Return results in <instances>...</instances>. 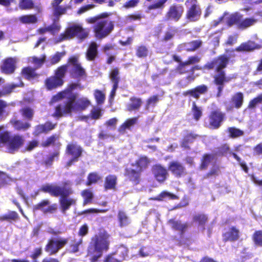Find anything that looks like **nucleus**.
Segmentation results:
<instances>
[{"label":"nucleus","instance_id":"24","mask_svg":"<svg viewBox=\"0 0 262 262\" xmlns=\"http://www.w3.org/2000/svg\"><path fill=\"white\" fill-rule=\"evenodd\" d=\"M244 96L242 92H238L234 94L230 99L231 105L227 110L231 111L233 108H235L236 109L240 108L244 103Z\"/></svg>","mask_w":262,"mask_h":262},{"label":"nucleus","instance_id":"61","mask_svg":"<svg viewBox=\"0 0 262 262\" xmlns=\"http://www.w3.org/2000/svg\"><path fill=\"white\" fill-rule=\"evenodd\" d=\"M159 100L160 98L158 95H155L149 97L146 100V108L148 109L150 106H155Z\"/></svg>","mask_w":262,"mask_h":262},{"label":"nucleus","instance_id":"16","mask_svg":"<svg viewBox=\"0 0 262 262\" xmlns=\"http://www.w3.org/2000/svg\"><path fill=\"white\" fill-rule=\"evenodd\" d=\"M168 170L165 167L160 164L154 165L151 168L154 178L159 183H163L168 179Z\"/></svg>","mask_w":262,"mask_h":262},{"label":"nucleus","instance_id":"50","mask_svg":"<svg viewBox=\"0 0 262 262\" xmlns=\"http://www.w3.org/2000/svg\"><path fill=\"white\" fill-rule=\"evenodd\" d=\"M191 112L192 113L193 119L196 121H199L203 115L201 107L198 106L194 101L192 103Z\"/></svg>","mask_w":262,"mask_h":262},{"label":"nucleus","instance_id":"35","mask_svg":"<svg viewBox=\"0 0 262 262\" xmlns=\"http://www.w3.org/2000/svg\"><path fill=\"white\" fill-rule=\"evenodd\" d=\"M98 45L95 42H92L86 52V58L89 61H94L98 56Z\"/></svg>","mask_w":262,"mask_h":262},{"label":"nucleus","instance_id":"23","mask_svg":"<svg viewBox=\"0 0 262 262\" xmlns=\"http://www.w3.org/2000/svg\"><path fill=\"white\" fill-rule=\"evenodd\" d=\"M186 134L184 136L180 145L182 148L186 149H189L190 146L189 144L194 142L196 139L200 138L201 136L195 133L194 132H188L187 130H185Z\"/></svg>","mask_w":262,"mask_h":262},{"label":"nucleus","instance_id":"60","mask_svg":"<svg viewBox=\"0 0 262 262\" xmlns=\"http://www.w3.org/2000/svg\"><path fill=\"white\" fill-rule=\"evenodd\" d=\"M94 95L97 104H102L104 103L105 95L103 92L99 90H96L94 91Z\"/></svg>","mask_w":262,"mask_h":262},{"label":"nucleus","instance_id":"6","mask_svg":"<svg viewBox=\"0 0 262 262\" xmlns=\"http://www.w3.org/2000/svg\"><path fill=\"white\" fill-rule=\"evenodd\" d=\"M25 143V138L19 134H12L4 130L0 133V147H5L8 153L13 154L21 148Z\"/></svg>","mask_w":262,"mask_h":262},{"label":"nucleus","instance_id":"9","mask_svg":"<svg viewBox=\"0 0 262 262\" xmlns=\"http://www.w3.org/2000/svg\"><path fill=\"white\" fill-rule=\"evenodd\" d=\"M172 58L174 61L179 63L175 69L176 72L178 74L180 75L188 74L185 77V80L187 83V85L195 80L196 78V76L194 75L195 71L201 70L202 69V67L199 65H195L188 69L187 67L188 65L185 61H182L181 57L176 54H173Z\"/></svg>","mask_w":262,"mask_h":262},{"label":"nucleus","instance_id":"59","mask_svg":"<svg viewBox=\"0 0 262 262\" xmlns=\"http://www.w3.org/2000/svg\"><path fill=\"white\" fill-rule=\"evenodd\" d=\"M12 181V179L6 172L0 171V189Z\"/></svg>","mask_w":262,"mask_h":262},{"label":"nucleus","instance_id":"53","mask_svg":"<svg viewBox=\"0 0 262 262\" xmlns=\"http://www.w3.org/2000/svg\"><path fill=\"white\" fill-rule=\"evenodd\" d=\"M230 138L234 139L243 136L244 134L243 130L235 127H229L227 128Z\"/></svg>","mask_w":262,"mask_h":262},{"label":"nucleus","instance_id":"14","mask_svg":"<svg viewBox=\"0 0 262 262\" xmlns=\"http://www.w3.org/2000/svg\"><path fill=\"white\" fill-rule=\"evenodd\" d=\"M209 127L212 129H216L220 127L226 119V114L220 109L212 111L208 116Z\"/></svg>","mask_w":262,"mask_h":262},{"label":"nucleus","instance_id":"41","mask_svg":"<svg viewBox=\"0 0 262 262\" xmlns=\"http://www.w3.org/2000/svg\"><path fill=\"white\" fill-rule=\"evenodd\" d=\"M119 74V69L117 67L113 68L110 72L108 76L113 85L119 86V83L120 81Z\"/></svg>","mask_w":262,"mask_h":262},{"label":"nucleus","instance_id":"38","mask_svg":"<svg viewBox=\"0 0 262 262\" xmlns=\"http://www.w3.org/2000/svg\"><path fill=\"white\" fill-rule=\"evenodd\" d=\"M243 18V15L242 14L238 12H235L228 17L227 20V25L229 27H231L234 25H236L238 28L241 19Z\"/></svg>","mask_w":262,"mask_h":262},{"label":"nucleus","instance_id":"3","mask_svg":"<svg viewBox=\"0 0 262 262\" xmlns=\"http://www.w3.org/2000/svg\"><path fill=\"white\" fill-rule=\"evenodd\" d=\"M229 58L225 54L220 55L207 62L203 67L204 69L211 70L214 69L216 73L213 76V83L216 86V98L222 96L226 83L229 82L231 78L227 76L225 71L229 63Z\"/></svg>","mask_w":262,"mask_h":262},{"label":"nucleus","instance_id":"55","mask_svg":"<svg viewBox=\"0 0 262 262\" xmlns=\"http://www.w3.org/2000/svg\"><path fill=\"white\" fill-rule=\"evenodd\" d=\"M18 6L21 10H31L35 5L32 0H19Z\"/></svg>","mask_w":262,"mask_h":262},{"label":"nucleus","instance_id":"33","mask_svg":"<svg viewBox=\"0 0 262 262\" xmlns=\"http://www.w3.org/2000/svg\"><path fill=\"white\" fill-rule=\"evenodd\" d=\"M167 199L174 200H178L179 197L173 193L164 190L161 192L158 195L150 198L149 200L151 201L163 202L166 201Z\"/></svg>","mask_w":262,"mask_h":262},{"label":"nucleus","instance_id":"17","mask_svg":"<svg viewBox=\"0 0 262 262\" xmlns=\"http://www.w3.org/2000/svg\"><path fill=\"white\" fill-rule=\"evenodd\" d=\"M168 170L173 176L178 179L183 177L187 174L185 167L177 161L170 162L168 165Z\"/></svg>","mask_w":262,"mask_h":262},{"label":"nucleus","instance_id":"21","mask_svg":"<svg viewBox=\"0 0 262 262\" xmlns=\"http://www.w3.org/2000/svg\"><path fill=\"white\" fill-rule=\"evenodd\" d=\"M222 237L224 242H234L239 238V230L235 226L230 227L226 231L223 233Z\"/></svg>","mask_w":262,"mask_h":262},{"label":"nucleus","instance_id":"22","mask_svg":"<svg viewBox=\"0 0 262 262\" xmlns=\"http://www.w3.org/2000/svg\"><path fill=\"white\" fill-rule=\"evenodd\" d=\"M57 123H53L50 121H46L45 123L35 126L33 135L35 136L41 134H47L56 128Z\"/></svg>","mask_w":262,"mask_h":262},{"label":"nucleus","instance_id":"34","mask_svg":"<svg viewBox=\"0 0 262 262\" xmlns=\"http://www.w3.org/2000/svg\"><path fill=\"white\" fill-rule=\"evenodd\" d=\"M60 154L59 149H56L52 154L48 155L45 159L42 161L41 164L46 168L51 167L54 160H58L59 159Z\"/></svg>","mask_w":262,"mask_h":262},{"label":"nucleus","instance_id":"45","mask_svg":"<svg viewBox=\"0 0 262 262\" xmlns=\"http://www.w3.org/2000/svg\"><path fill=\"white\" fill-rule=\"evenodd\" d=\"M193 221L197 223L199 226L203 227L204 230L205 226L208 221V217L205 214L198 213L193 216Z\"/></svg>","mask_w":262,"mask_h":262},{"label":"nucleus","instance_id":"29","mask_svg":"<svg viewBox=\"0 0 262 262\" xmlns=\"http://www.w3.org/2000/svg\"><path fill=\"white\" fill-rule=\"evenodd\" d=\"M150 162V160L145 156L139 157L134 163L131 164V166L135 167V169L142 172L146 169Z\"/></svg>","mask_w":262,"mask_h":262},{"label":"nucleus","instance_id":"54","mask_svg":"<svg viewBox=\"0 0 262 262\" xmlns=\"http://www.w3.org/2000/svg\"><path fill=\"white\" fill-rule=\"evenodd\" d=\"M81 195L84 199L83 204L85 205L92 202L94 195L91 190L86 189L82 191Z\"/></svg>","mask_w":262,"mask_h":262},{"label":"nucleus","instance_id":"48","mask_svg":"<svg viewBox=\"0 0 262 262\" xmlns=\"http://www.w3.org/2000/svg\"><path fill=\"white\" fill-rule=\"evenodd\" d=\"M20 21L24 24H35L37 22V18L35 14L24 15L19 17Z\"/></svg>","mask_w":262,"mask_h":262},{"label":"nucleus","instance_id":"32","mask_svg":"<svg viewBox=\"0 0 262 262\" xmlns=\"http://www.w3.org/2000/svg\"><path fill=\"white\" fill-rule=\"evenodd\" d=\"M201 40H195L187 42H184L179 46L180 50H184L188 52H193L200 48L202 45Z\"/></svg>","mask_w":262,"mask_h":262},{"label":"nucleus","instance_id":"12","mask_svg":"<svg viewBox=\"0 0 262 262\" xmlns=\"http://www.w3.org/2000/svg\"><path fill=\"white\" fill-rule=\"evenodd\" d=\"M83 151V148L77 143L68 144L66 148V153L71 156V158L66 163V167L69 168L75 162L78 161L79 159L82 156Z\"/></svg>","mask_w":262,"mask_h":262},{"label":"nucleus","instance_id":"31","mask_svg":"<svg viewBox=\"0 0 262 262\" xmlns=\"http://www.w3.org/2000/svg\"><path fill=\"white\" fill-rule=\"evenodd\" d=\"M60 136L58 134H54L47 138V139L42 141L41 146L43 148L48 147L50 146L56 145L57 148L60 150L61 145V143L59 141Z\"/></svg>","mask_w":262,"mask_h":262},{"label":"nucleus","instance_id":"8","mask_svg":"<svg viewBox=\"0 0 262 262\" xmlns=\"http://www.w3.org/2000/svg\"><path fill=\"white\" fill-rule=\"evenodd\" d=\"M89 32L80 25H73L68 27L65 31L61 33L56 40L57 43L63 41L70 40L74 37L81 40H84L87 37Z\"/></svg>","mask_w":262,"mask_h":262},{"label":"nucleus","instance_id":"15","mask_svg":"<svg viewBox=\"0 0 262 262\" xmlns=\"http://www.w3.org/2000/svg\"><path fill=\"white\" fill-rule=\"evenodd\" d=\"M184 8L181 4L174 3L169 6L165 14V20L167 21H178L182 17Z\"/></svg>","mask_w":262,"mask_h":262},{"label":"nucleus","instance_id":"36","mask_svg":"<svg viewBox=\"0 0 262 262\" xmlns=\"http://www.w3.org/2000/svg\"><path fill=\"white\" fill-rule=\"evenodd\" d=\"M130 103L127 105V110L129 112L138 111L142 105V101L140 98L135 96L131 97L129 99Z\"/></svg>","mask_w":262,"mask_h":262},{"label":"nucleus","instance_id":"52","mask_svg":"<svg viewBox=\"0 0 262 262\" xmlns=\"http://www.w3.org/2000/svg\"><path fill=\"white\" fill-rule=\"evenodd\" d=\"M51 6L53 8V15L57 18L60 16L66 14L68 8V6L63 7L60 5L57 6L55 5H51Z\"/></svg>","mask_w":262,"mask_h":262},{"label":"nucleus","instance_id":"10","mask_svg":"<svg viewBox=\"0 0 262 262\" xmlns=\"http://www.w3.org/2000/svg\"><path fill=\"white\" fill-rule=\"evenodd\" d=\"M79 56L77 55L70 56L67 60V62L64 65L68 67L71 66L69 72L71 77L73 78H85L87 76L86 72L78 61Z\"/></svg>","mask_w":262,"mask_h":262},{"label":"nucleus","instance_id":"1","mask_svg":"<svg viewBox=\"0 0 262 262\" xmlns=\"http://www.w3.org/2000/svg\"><path fill=\"white\" fill-rule=\"evenodd\" d=\"M78 84L72 83L64 90L58 92L51 98L52 102H58L64 99L63 104L60 103L55 107L52 116L56 118L71 116L73 112H81L85 110L91 104L90 101L86 97L77 99L78 95L73 91L77 88Z\"/></svg>","mask_w":262,"mask_h":262},{"label":"nucleus","instance_id":"7","mask_svg":"<svg viewBox=\"0 0 262 262\" xmlns=\"http://www.w3.org/2000/svg\"><path fill=\"white\" fill-rule=\"evenodd\" d=\"M67 72V65H61L56 68L54 70V75L47 77L44 81L46 90L52 91L62 86Z\"/></svg>","mask_w":262,"mask_h":262},{"label":"nucleus","instance_id":"5","mask_svg":"<svg viewBox=\"0 0 262 262\" xmlns=\"http://www.w3.org/2000/svg\"><path fill=\"white\" fill-rule=\"evenodd\" d=\"M110 235L106 231L99 232L92 238V242L88 248V253L93 255L91 262H95L101 257L103 252L109 249Z\"/></svg>","mask_w":262,"mask_h":262},{"label":"nucleus","instance_id":"62","mask_svg":"<svg viewBox=\"0 0 262 262\" xmlns=\"http://www.w3.org/2000/svg\"><path fill=\"white\" fill-rule=\"evenodd\" d=\"M50 204V202L48 199L42 200L33 207V210L34 211L41 210L43 212L45 209L44 207L48 206Z\"/></svg>","mask_w":262,"mask_h":262},{"label":"nucleus","instance_id":"63","mask_svg":"<svg viewBox=\"0 0 262 262\" xmlns=\"http://www.w3.org/2000/svg\"><path fill=\"white\" fill-rule=\"evenodd\" d=\"M83 242L82 238H81L79 240L74 239L71 241L70 247L72 253H76L79 251V246L82 244Z\"/></svg>","mask_w":262,"mask_h":262},{"label":"nucleus","instance_id":"4","mask_svg":"<svg viewBox=\"0 0 262 262\" xmlns=\"http://www.w3.org/2000/svg\"><path fill=\"white\" fill-rule=\"evenodd\" d=\"M108 16V13L104 12L86 19V21L88 24H95L93 27V32L97 38H104L113 30L114 28L113 21L109 19H104Z\"/></svg>","mask_w":262,"mask_h":262},{"label":"nucleus","instance_id":"18","mask_svg":"<svg viewBox=\"0 0 262 262\" xmlns=\"http://www.w3.org/2000/svg\"><path fill=\"white\" fill-rule=\"evenodd\" d=\"M17 59L15 57H8L3 60L1 66V72L10 75L14 73L16 68Z\"/></svg>","mask_w":262,"mask_h":262},{"label":"nucleus","instance_id":"26","mask_svg":"<svg viewBox=\"0 0 262 262\" xmlns=\"http://www.w3.org/2000/svg\"><path fill=\"white\" fill-rule=\"evenodd\" d=\"M21 74L29 81H38L40 76V74L36 72V69L31 67H26L22 69Z\"/></svg>","mask_w":262,"mask_h":262},{"label":"nucleus","instance_id":"44","mask_svg":"<svg viewBox=\"0 0 262 262\" xmlns=\"http://www.w3.org/2000/svg\"><path fill=\"white\" fill-rule=\"evenodd\" d=\"M102 179L101 176L97 172H92L88 174L87 181L85 184L86 186H90L96 184Z\"/></svg>","mask_w":262,"mask_h":262},{"label":"nucleus","instance_id":"37","mask_svg":"<svg viewBox=\"0 0 262 262\" xmlns=\"http://www.w3.org/2000/svg\"><path fill=\"white\" fill-rule=\"evenodd\" d=\"M214 154H205L201 159V163L199 165V169L201 170L207 169L209 165L214 158Z\"/></svg>","mask_w":262,"mask_h":262},{"label":"nucleus","instance_id":"58","mask_svg":"<svg viewBox=\"0 0 262 262\" xmlns=\"http://www.w3.org/2000/svg\"><path fill=\"white\" fill-rule=\"evenodd\" d=\"M229 154L232 155L233 157L238 162V164L242 167L244 172L247 173H248L249 169L245 161L242 160L241 158L235 153L232 151H229Z\"/></svg>","mask_w":262,"mask_h":262},{"label":"nucleus","instance_id":"27","mask_svg":"<svg viewBox=\"0 0 262 262\" xmlns=\"http://www.w3.org/2000/svg\"><path fill=\"white\" fill-rule=\"evenodd\" d=\"M9 123L17 131H27L31 127V124L28 121H24L16 118L11 119Z\"/></svg>","mask_w":262,"mask_h":262},{"label":"nucleus","instance_id":"43","mask_svg":"<svg viewBox=\"0 0 262 262\" xmlns=\"http://www.w3.org/2000/svg\"><path fill=\"white\" fill-rule=\"evenodd\" d=\"M221 36L222 32L219 31L211 33L208 38L209 43L211 44L214 48L219 47Z\"/></svg>","mask_w":262,"mask_h":262},{"label":"nucleus","instance_id":"11","mask_svg":"<svg viewBox=\"0 0 262 262\" xmlns=\"http://www.w3.org/2000/svg\"><path fill=\"white\" fill-rule=\"evenodd\" d=\"M187 10L185 18L191 22L198 21L202 15V9L197 0H186L185 3Z\"/></svg>","mask_w":262,"mask_h":262},{"label":"nucleus","instance_id":"56","mask_svg":"<svg viewBox=\"0 0 262 262\" xmlns=\"http://www.w3.org/2000/svg\"><path fill=\"white\" fill-rule=\"evenodd\" d=\"M19 86V84L12 83L3 86V90H0V98L9 95L14 89Z\"/></svg>","mask_w":262,"mask_h":262},{"label":"nucleus","instance_id":"42","mask_svg":"<svg viewBox=\"0 0 262 262\" xmlns=\"http://www.w3.org/2000/svg\"><path fill=\"white\" fill-rule=\"evenodd\" d=\"M19 113L23 117L28 121H31L34 117V111L29 106H25L19 110Z\"/></svg>","mask_w":262,"mask_h":262},{"label":"nucleus","instance_id":"28","mask_svg":"<svg viewBox=\"0 0 262 262\" xmlns=\"http://www.w3.org/2000/svg\"><path fill=\"white\" fill-rule=\"evenodd\" d=\"M260 48V46L256 43L254 41L248 40L246 42L242 43L239 46L236 47L235 51L238 52H249Z\"/></svg>","mask_w":262,"mask_h":262},{"label":"nucleus","instance_id":"20","mask_svg":"<svg viewBox=\"0 0 262 262\" xmlns=\"http://www.w3.org/2000/svg\"><path fill=\"white\" fill-rule=\"evenodd\" d=\"M141 173L140 171L136 169L126 167L124 169V175L134 185H137L141 181Z\"/></svg>","mask_w":262,"mask_h":262},{"label":"nucleus","instance_id":"2","mask_svg":"<svg viewBox=\"0 0 262 262\" xmlns=\"http://www.w3.org/2000/svg\"><path fill=\"white\" fill-rule=\"evenodd\" d=\"M44 193H48L51 196L59 199L60 209L62 213H65L71 206L76 204V200L68 196L73 192L71 183L69 181L62 182L61 186L53 184L42 185L39 190Z\"/></svg>","mask_w":262,"mask_h":262},{"label":"nucleus","instance_id":"30","mask_svg":"<svg viewBox=\"0 0 262 262\" xmlns=\"http://www.w3.org/2000/svg\"><path fill=\"white\" fill-rule=\"evenodd\" d=\"M118 182L117 176L115 174H108L104 180L103 188L105 191L109 190H115Z\"/></svg>","mask_w":262,"mask_h":262},{"label":"nucleus","instance_id":"47","mask_svg":"<svg viewBox=\"0 0 262 262\" xmlns=\"http://www.w3.org/2000/svg\"><path fill=\"white\" fill-rule=\"evenodd\" d=\"M149 54V50L145 45H140L136 48V55L139 58H145Z\"/></svg>","mask_w":262,"mask_h":262},{"label":"nucleus","instance_id":"40","mask_svg":"<svg viewBox=\"0 0 262 262\" xmlns=\"http://www.w3.org/2000/svg\"><path fill=\"white\" fill-rule=\"evenodd\" d=\"M19 219L18 214L15 211H9L7 214H4L0 215V222L16 221Z\"/></svg>","mask_w":262,"mask_h":262},{"label":"nucleus","instance_id":"57","mask_svg":"<svg viewBox=\"0 0 262 262\" xmlns=\"http://www.w3.org/2000/svg\"><path fill=\"white\" fill-rule=\"evenodd\" d=\"M256 22V20L253 18H246L241 19L238 28L240 29H245L252 25Z\"/></svg>","mask_w":262,"mask_h":262},{"label":"nucleus","instance_id":"49","mask_svg":"<svg viewBox=\"0 0 262 262\" xmlns=\"http://www.w3.org/2000/svg\"><path fill=\"white\" fill-rule=\"evenodd\" d=\"M117 216L120 227H123L129 224V221L128 217L124 211L119 210Z\"/></svg>","mask_w":262,"mask_h":262},{"label":"nucleus","instance_id":"39","mask_svg":"<svg viewBox=\"0 0 262 262\" xmlns=\"http://www.w3.org/2000/svg\"><path fill=\"white\" fill-rule=\"evenodd\" d=\"M138 118L134 117L129 118L125 121L118 128V132L121 134H124L126 129H130L137 122Z\"/></svg>","mask_w":262,"mask_h":262},{"label":"nucleus","instance_id":"25","mask_svg":"<svg viewBox=\"0 0 262 262\" xmlns=\"http://www.w3.org/2000/svg\"><path fill=\"white\" fill-rule=\"evenodd\" d=\"M168 223L170 225L172 230L179 231L181 235H183L185 233L189 227L188 223H183L181 221L176 220L174 219L169 220Z\"/></svg>","mask_w":262,"mask_h":262},{"label":"nucleus","instance_id":"13","mask_svg":"<svg viewBox=\"0 0 262 262\" xmlns=\"http://www.w3.org/2000/svg\"><path fill=\"white\" fill-rule=\"evenodd\" d=\"M68 243L66 238H50L45 246V251L49 255L56 254L62 249Z\"/></svg>","mask_w":262,"mask_h":262},{"label":"nucleus","instance_id":"19","mask_svg":"<svg viewBox=\"0 0 262 262\" xmlns=\"http://www.w3.org/2000/svg\"><path fill=\"white\" fill-rule=\"evenodd\" d=\"M208 91V87L205 84L199 85L195 88L183 92L184 96H189L195 99H199L200 96L206 94Z\"/></svg>","mask_w":262,"mask_h":262},{"label":"nucleus","instance_id":"46","mask_svg":"<svg viewBox=\"0 0 262 262\" xmlns=\"http://www.w3.org/2000/svg\"><path fill=\"white\" fill-rule=\"evenodd\" d=\"M221 173L220 167L219 165L213 166L209 171L203 176V179H209L216 178Z\"/></svg>","mask_w":262,"mask_h":262},{"label":"nucleus","instance_id":"64","mask_svg":"<svg viewBox=\"0 0 262 262\" xmlns=\"http://www.w3.org/2000/svg\"><path fill=\"white\" fill-rule=\"evenodd\" d=\"M65 54L64 52H56L50 59L51 65H54L58 63L61 59L62 56Z\"/></svg>","mask_w":262,"mask_h":262},{"label":"nucleus","instance_id":"51","mask_svg":"<svg viewBox=\"0 0 262 262\" xmlns=\"http://www.w3.org/2000/svg\"><path fill=\"white\" fill-rule=\"evenodd\" d=\"M252 240L255 246L262 247V230L255 231L251 236Z\"/></svg>","mask_w":262,"mask_h":262}]
</instances>
